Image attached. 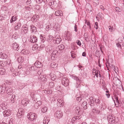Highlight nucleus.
<instances>
[{
    "label": "nucleus",
    "instance_id": "obj_23",
    "mask_svg": "<svg viewBox=\"0 0 124 124\" xmlns=\"http://www.w3.org/2000/svg\"><path fill=\"white\" fill-rule=\"evenodd\" d=\"M57 66V64L54 62H52L50 65V67L52 68H56Z\"/></svg>",
    "mask_w": 124,
    "mask_h": 124
},
{
    "label": "nucleus",
    "instance_id": "obj_61",
    "mask_svg": "<svg viewBox=\"0 0 124 124\" xmlns=\"http://www.w3.org/2000/svg\"><path fill=\"white\" fill-rule=\"evenodd\" d=\"M119 43H121L122 42V40L121 38H119L118 39Z\"/></svg>",
    "mask_w": 124,
    "mask_h": 124
},
{
    "label": "nucleus",
    "instance_id": "obj_2",
    "mask_svg": "<svg viewBox=\"0 0 124 124\" xmlns=\"http://www.w3.org/2000/svg\"><path fill=\"white\" fill-rule=\"evenodd\" d=\"M109 123L110 124H112L115 123V118L112 115H109L107 117Z\"/></svg>",
    "mask_w": 124,
    "mask_h": 124
},
{
    "label": "nucleus",
    "instance_id": "obj_28",
    "mask_svg": "<svg viewBox=\"0 0 124 124\" xmlns=\"http://www.w3.org/2000/svg\"><path fill=\"white\" fill-rule=\"evenodd\" d=\"M64 45L62 44H61L59 45L58 47V49L61 51L63 50L64 49Z\"/></svg>",
    "mask_w": 124,
    "mask_h": 124
},
{
    "label": "nucleus",
    "instance_id": "obj_7",
    "mask_svg": "<svg viewBox=\"0 0 124 124\" xmlns=\"http://www.w3.org/2000/svg\"><path fill=\"white\" fill-rule=\"evenodd\" d=\"M6 88L5 84H3L0 86V93L2 94L5 92Z\"/></svg>",
    "mask_w": 124,
    "mask_h": 124
},
{
    "label": "nucleus",
    "instance_id": "obj_16",
    "mask_svg": "<svg viewBox=\"0 0 124 124\" xmlns=\"http://www.w3.org/2000/svg\"><path fill=\"white\" fill-rule=\"evenodd\" d=\"M7 103L5 101L3 102L2 103L0 104V107L2 108H7Z\"/></svg>",
    "mask_w": 124,
    "mask_h": 124
},
{
    "label": "nucleus",
    "instance_id": "obj_60",
    "mask_svg": "<svg viewBox=\"0 0 124 124\" xmlns=\"http://www.w3.org/2000/svg\"><path fill=\"white\" fill-rule=\"evenodd\" d=\"M116 45L117 46V47H120L121 48V45H120V44H119V43H117L116 44Z\"/></svg>",
    "mask_w": 124,
    "mask_h": 124
},
{
    "label": "nucleus",
    "instance_id": "obj_46",
    "mask_svg": "<svg viewBox=\"0 0 124 124\" xmlns=\"http://www.w3.org/2000/svg\"><path fill=\"white\" fill-rule=\"evenodd\" d=\"M97 74H96V73L95 74V75H96V76L98 77V74H99V77H101V75L99 73H100V71H97Z\"/></svg>",
    "mask_w": 124,
    "mask_h": 124
},
{
    "label": "nucleus",
    "instance_id": "obj_13",
    "mask_svg": "<svg viewBox=\"0 0 124 124\" xmlns=\"http://www.w3.org/2000/svg\"><path fill=\"white\" fill-rule=\"evenodd\" d=\"M21 26V23H17L16 25L14 26V29L16 31L20 29Z\"/></svg>",
    "mask_w": 124,
    "mask_h": 124
},
{
    "label": "nucleus",
    "instance_id": "obj_54",
    "mask_svg": "<svg viewBox=\"0 0 124 124\" xmlns=\"http://www.w3.org/2000/svg\"><path fill=\"white\" fill-rule=\"evenodd\" d=\"M47 109H41V111L43 113H44L46 112Z\"/></svg>",
    "mask_w": 124,
    "mask_h": 124
},
{
    "label": "nucleus",
    "instance_id": "obj_27",
    "mask_svg": "<svg viewBox=\"0 0 124 124\" xmlns=\"http://www.w3.org/2000/svg\"><path fill=\"white\" fill-rule=\"evenodd\" d=\"M87 103L85 101H84L81 105L82 108H87Z\"/></svg>",
    "mask_w": 124,
    "mask_h": 124
},
{
    "label": "nucleus",
    "instance_id": "obj_32",
    "mask_svg": "<svg viewBox=\"0 0 124 124\" xmlns=\"http://www.w3.org/2000/svg\"><path fill=\"white\" fill-rule=\"evenodd\" d=\"M72 78L73 79L76 80L77 82H79L81 80V79L80 78H78L76 76H73Z\"/></svg>",
    "mask_w": 124,
    "mask_h": 124
},
{
    "label": "nucleus",
    "instance_id": "obj_55",
    "mask_svg": "<svg viewBox=\"0 0 124 124\" xmlns=\"http://www.w3.org/2000/svg\"><path fill=\"white\" fill-rule=\"evenodd\" d=\"M47 90V91H45V93H47L48 94L49 93H51L52 92V91L51 90H49V92L48 91V90Z\"/></svg>",
    "mask_w": 124,
    "mask_h": 124
},
{
    "label": "nucleus",
    "instance_id": "obj_6",
    "mask_svg": "<svg viewBox=\"0 0 124 124\" xmlns=\"http://www.w3.org/2000/svg\"><path fill=\"white\" fill-rule=\"evenodd\" d=\"M58 54V51L56 50H54L51 54V59H54V58H56Z\"/></svg>",
    "mask_w": 124,
    "mask_h": 124
},
{
    "label": "nucleus",
    "instance_id": "obj_62",
    "mask_svg": "<svg viewBox=\"0 0 124 124\" xmlns=\"http://www.w3.org/2000/svg\"><path fill=\"white\" fill-rule=\"evenodd\" d=\"M74 28H75V31L77 32V27L76 25L75 24V26H74Z\"/></svg>",
    "mask_w": 124,
    "mask_h": 124
},
{
    "label": "nucleus",
    "instance_id": "obj_34",
    "mask_svg": "<svg viewBox=\"0 0 124 124\" xmlns=\"http://www.w3.org/2000/svg\"><path fill=\"white\" fill-rule=\"evenodd\" d=\"M17 60L19 63H22L23 61V58L22 57L20 56L18 58Z\"/></svg>",
    "mask_w": 124,
    "mask_h": 124
},
{
    "label": "nucleus",
    "instance_id": "obj_24",
    "mask_svg": "<svg viewBox=\"0 0 124 124\" xmlns=\"http://www.w3.org/2000/svg\"><path fill=\"white\" fill-rule=\"evenodd\" d=\"M29 51L25 49H23L21 52V53L23 54H29Z\"/></svg>",
    "mask_w": 124,
    "mask_h": 124
},
{
    "label": "nucleus",
    "instance_id": "obj_56",
    "mask_svg": "<svg viewBox=\"0 0 124 124\" xmlns=\"http://www.w3.org/2000/svg\"><path fill=\"white\" fill-rule=\"evenodd\" d=\"M37 3L40 4L41 3L42 1L40 0H35Z\"/></svg>",
    "mask_w": 124,
    "mask_h": 124
},
{
    "label": "nucleus",
    "instance_id": "obj_59",
    "mask_svg": "<svg viewBox=\"0 0 124 124\" xmlns=\"http://www.w3.org/2000/svg\"><path fill=\"white\" fill-rule=\"evenodd\" d=\"M25 73L26 75H28L30 74V72L28 70H27L26 71Z\"/></svg>",
    "mask_w": 124,
    "mask_h": 124
},
{
    "label": "nucleus",
    "instance_id": "obj_37",
    "mask_svg": "<svg viewBox=\"0 0 124 124\" xmlns=\"http://www.w3.org/2000/svg\"><path fill=\"white\" fill-rule=\"evenodd\" d=\"M92 111L94 113H99L100 112V111L98 109H93Z\"/></svg>",
    "mask_w": 124,
    "mask_h": 124
},
{
    "label": "nucleus",
    "instance_id": "obj_50",
    "mask_svg": "<svg viewBox=\"0 0 124 124\" xmlns=\"http://www.w3.org/2000/svg\"><path fill=\"white\" fill-rule=\"evenodd\" d=\"M42 72V70H39L38 72L37 73L39 75H41V73Z\"/></svg>",
    "mask_w": 124,
    "mask_h": 124
},
{
    "label": "nucleus",
    "instance_id": "obj_22",
    "mask_svg": "<svg viewBox=\"0 0 124 124\" xmlns=\"http://www.w3.org/2000/svg\"><path fill=\"white\" fill-rule=\"evenodd\" d=\"M65 36L66 37L65 38V39L66 40H67L68 41L70 40L71 39V36L69 34H68V33L66 34V35H65L66 34H65Z\"/></svg>",
    "mask_w": 124,
    "mask_h": 124
},
{
    "label": "nucleus",
    "instance_id": "obj_1",
    "mask_svg": "<svg viewBox=\"0 0 124 124\" xmlns=\"http://www.w3.org/2000/svg\"><path fill=\"white\" fill-rule=\"evenodd\" d=\"M37 115L35 113H30L28 114L27 117L31 121H33L36 118Z\"/></svg>",
    "mask_w": 124,
    "mask_h": 124
},
{
    "label": "nucleus",
    "instance_id": "obj_33",
    "mask_svg": "<svg viewBox=\"0 0 124 124\" xmlns=\"http://www.w3.org/2000/svg\"><path fill=\"white\" fill-rule=\"evenodd\" d=\"M37 68L34 65V66H31L29 68V70L32 71H34L36 70Z\"/></svg>",
    "mask_w": 124,
    "mask_h": 124
},
{
    "label": "nucleus",
    "instance_id": "obj_49",
    "mask_svg": "<svg viewBox=\"0 0 124 124\" xmlns=\"http://www.w3.org/2000/svg\"><path fill=\"white\" fill-rule=\"evenodd\" d=\"M77 44L79 46H80L81 45V43L80 42V41L79 40H77Z\"/></svg>",
    "mask_w": 124,
    "mask_h": 124
},
{
    "label": "nucleus",
    "instance_id": "obj_51",
    "mask_svg": "<svg viewBox=\"0 0 124 124\" xmlns=\"http://www.w3.org/2000/svg\"><path fill=\"white\" fill-rule=\"evenodd\" d=\"M72 122L76 121V117L75 116L74 117L71 119Z\"/></svg>",
    "mask_w": 124,
    "mask_h": 124
},
{
    "label": "nucleus",
    "instance_id": "obj_39",
    "mask_svg": "<svg viewBox=\"0 0 124 124\" xmlns=\"http://www.w3.org/2000/svg\"><path fill=\"white\" fill-rule=\"evenodd\" d=\"M76 117V120L77 122L79 121V120L81 118V116H80L79 115H78L77 116H75Z\"/></svg>",
    "mask_w": 124,
    "mask_h": 124
},
{
    "label": "nucleus",
    "instance_id": "obj_3",
    "mask_svg": "<svg viewBox=\"0 0 124 124\" xmlns=\"http://www.w3.org/2000/svg\"><path fill=\"white\" fill-rule=\"evenodd\" d=\"M55 116L58 118L60 119L62 117L63 114L61 110H57L55 112Z\"/></svg>",
    "mask_w": 124,
    "mask_h": 124
},
{
    "label": "nucleus",
    "instance_id": "obj_11",
    "mask_svg": "<svg viewBox=\"0 0 124 124\" xmlns=\"http://www.w3.org/2000/svg\"><path fill=\"white\" fill-rule=\"evenodd\" d=\"M55 15L57 16H60L61 17L63 16L62 12V11L60 10H58L56 11L55 13Z\"/></svg>",
    "mask_w": 124,
    "mask_h": 124
},
{
    "label": "nucleus",
    "instance_id": "obj_29",
    "mask_svg": "<svg viewBox=\"0 0 124 124\" xmlns=\"http://www.w3.org/2000/svg\"><path fill=\"white\" fill-rule=\"evenodd\" d=\"M57 101L58 102H59V104H60V106L61 107L62 106H63V105L64 104V103H63V101H62V99H58L57 100Z\"/></svg>",
    "mask_w": 124,
    "mask_h": 124
},
{
    "label": "nucleus",
    "instance_id": "obj_26",
    "mask_svg": "<svg viewBox=\"0 0 124 124\" xmlns=\"http://www.w3.org/2000/svg\"><path fill=\"white\" fill-rule=\"evenodd\" d=\"M17 19V18L16 16H13L11 18V20H10V22L11 23H12L13 22L15 21Z\"/></svg>",
    "mask_w": 124,
    "mask_h": 124
},
{
    "label": "nucleus",
    "instance_id": "obj_9",
    "mask_svg": "<svg viewBox=\"0 0 124 124\" xmlns=\"http://www.w3.org/2000/svg\"><path fill=\"white\" fill-rule=\"evenodd\" d=\"M13 48L15 50H19V46L16 42L12 44Z\"/></svg>",
    "mask_w": 124,
    "mask_h": 124
},
{
    "label": "nucleus",
    "instance_id": "obj_25",
    "mask_svg": "<svg viewBox=\"0 0 124 124\" xmlns=\"http://www.w3.org/2000/svg\"><path fill=\"white\" fill-rule=\"evenodd\" d=\"M5 70L3 68L0 69V75H3L6 73Z\"/></svg>",
    "mask_w": 124,
    "mask_h": 124
},
{
    "label": "nucleus",
    "instance_id": "obj_17",
    "mask_svg": "<svg viewBox=\"0 0 124 124\" xmlns=\"http://www.w3.org/2000/svg\"><path fill=\"white\" fill-rule=\"evenodd\" d=\"M39 18V16L38 15H35L33 16L31 18V20L34 21L36 22Z\"/></svg>",
    "mask_w": 124,
    "mask_h": 124
},
{
    "label": "nucleus",
    "instance_id": "obj_44",
    "mask_svg": "<svg viewBox=\"0 0 124 124\" xmlns=\"http://www.w3.org/2000/svg\"><path fill=\"white\" fill-rule=\"evenodd\" d=\"M95 102L98 104H99L100 102V100L99 99H97L95 100Z\"/></svg>",
    "mask_w": 124,
    "mask_h": 124
},
{
    "label": "nucleus",
    "instance_id": "obj_8",
    "mask_svg": "<svg viewBox=\"0 0 124 124\" xmlns=\"http://www.w3.org/2000/svg\"><path fill=\"white\" fill-rule=\"evenodd\" d=\"M11 110H10L7 109L5 110L3 112V114L4 116H8L10 115Z\"/></svg>",
    "mask_w": 124,
    "mask_h": 124
},
{
    "label": "nucleus",
    "instance_id": "obj_47",
    "mask_svg": "<svg viewBox=\"0 0 124 124\" xmlns=\"http://www.w3.org/2000/svg\"><path fill=\"white\" fill-rule=\"evenodd\" d=\"M115 9L116 11L117 12H119L120 11V9H119L118 7H116Z\"/></svg>",
    "mask_w": 124,
    "mask_h": 124
},
{
    "label": "nucleus",
    "instance_id": "obj_42",
    "mask_svg": "<svg viewBox=\"0 0 124 124\" xmlns=\"http://www.w3.org/2000/svg\"><path fill=\"white\" fill-rule=\"evenodd\" d=\"M7 9L8 8H7L6 7H5L4 6H3L1 7V9L3 11H5L6 10H7Z\"/></svg>",
    "mask_w": 124,
    "mask_h": 124
},
{
    "label": "nucleus",
    "instance_id": "obj_31",
    "mask_svg": "<svg viewBox=\"0 0 124 124\" xmlns=\"http://www.w3.org/2000/svg\"><path fill=\"white\" fill-rule=\"evenodd\" d=\"M55 38L56 39L55 40V43L57 44H59L62 40L59 37V38L58 37L57 38Z\"/></svg>",
    "mask_w": 124,
    "mask_h": 124
},
{
    "label": "nucleus",
    "instance_id": "obj_41",
    "mask_svg": "<svg viewBox=\"0 0 124 124\" xmlns=\"http://www.w3.org/2000/svg\"><path fill=\"white\" fill-rule=\"evenodd\" d=\"M52 48L50 46H48L47 47V48L46 49V51L47 52H48L50 51L51 50Z\"/></svg>",
    "mask_w": 124,
    "mask_h": 124
},
{
    "label": "nucleus",
    "instance_id": "obj_36",
    "mask_svg": "<svg viewBox=\"0 0 124 124\" xmlns=\"http://www.w3.org/2000/svg\"><path fill=\"white\" fill-rule=\"evenodd\" d=\"M53 38H54L52 35H49V38L47 39V40L48 42H50Z\"/></svg>",
    "mask_w": 124,
    "mask_h": 124
},
{
    "label": "nucleus",
    "instance_id": "obj_21",
    "mask_svg": "<svg viewBox=\"0 0 124 124\" xmlns=\"http://www.w3.org/2000/svg\"><path fill=\"white\" fill-rule=\"evenodd\" d=\"M28 31V28L26 27H24L22 28L21 31L22 32L24 33H26Z\"/></svg>",
    "mask_w": 124,
    "mask_h": 124
},
{
    "label": "nucleus",
    "instance_id": "obj_52",
    "mask_svg": "<svg viewBox=\"0 0 124 124\" xmlns=\"http://www.w3.org/2000/svg\"><path fill=\"white\" fill-rule=\"evenodd\" d=\"M85 23H87V25H88L89 26V27L90 28H91V26L90 25V22H88V21H86L85 22Z\"/></svg>",
    "mask_w": 124,
    "mask_h": 124
},
{
    "label": "nucleus",
    "instance_id": "obj_5",
    "mask_svg": "<svg viewBox=\"0 0 124 124\" xmlns=\"http://www.w3.org/2000/svg\"><path fill=\"white\" fill-rule=\"evenodd\" d=\"M38 78L39 80L42 81H46L47 80L46 76V75H39L38 77Z\"/></svg>",
    "mask_w": 124,
    "mask_h": 124
},
{
    "label": "nucleus",
    "instance_id": "obj_53",
    "mask_svg": "<svg viewBox=\"0 0 124 124\" xmlns=\"http://www.w3.org/2000/svg\"><path fill=\"white\" fill-rule=\"evenodd\" d=\"M23 103V106H26L27 104V103L26 102V101H23L22 102Z\"/></svg>",
    "mask_w": 124,
    "mask_h": 124
},
{
    "label": "nucleus",
    "instance_id": "obj_40",
    "mask_svg": "<svg viewBox=\"0 0 124 124\" xmlns=\"http://www.w3.org/2000/svg\"><path fill=\"white\" fill-rule=\"evenodd\" d=\"M76 97L77 98V100L79 102L80 101L83 99L82 98V97H81V96L80 97H78L77 96H76Z\"/></svg>",
    "mask_w": 124,
    "mask_h": 124
},
{
    "label": "nucleus",
    "instance_id": "obj_45",
    "mask_svg": "<svg viewBox=\"0 0 124 124\" xmlns=\"http://www.w3.org/2000/svg\"><path fill=\"white\" fill-rule=\"evenodd\" d=\"M108 28H109V31L111 32L113 31V27H111L110 26H109Z\"/></svg>",
    "mask_w": 124,
    "mask_h": 124
},
{
    "label": "nucleus",
    "instance_id": "obj_10",
    "mask_svg": "<svg viewBox=\"0 0 124 124\" xmlns=\"http://www.w3.org/2000/svg\"><path fill=\"white\" fill-rule=\"evenodd\" d=\"M34 65L37 68H41L42 66V64L40 62L38 61H37L34 64Z\"/></svg>",
    "mask_w": 124,
    "mask_h": 124
},
{
    "label": "nucleus",
    "instance_id": "obj_58",
    "mask_svg": "<svg viewBox=\"0 0 124 124\" xmlns=\"http://www.w3.org/2000/svg\"><path fill=\"white\" fill-rule=\"evenodd\" d=\"M115 99L116 100V103H117V104H118L119 103L118 102V99L117 98V97H115Z\"/></svg>",
    "mask_w": 124,
    "mask_h": 124
},
{
    "label": "nucleus",
    "instance_id": "obj_38",
    "mask_svg": "<svg viewBox=\"0 0 124 124\" xmlns=\"http://www.w3.org/2000/svg\"><path fill=\"white\" fill-rule=\"evenodd\" d=\"M38 46V44H35L33 46V47L32 48V49L33 50H35L37 48V47Z\"/></svg>",
    "mask_w": 124,
    "mask_h": 124
},
{
    "label": "nucleus",
    "instance_id": "obj_18",
    "mask_svg": "<svg viewBox=\"0 0 124 124\" xmlns=\"http://www.w3.org/2000/svg\"><path fill=\"white\" fill-rule=\"evenodd\" d=\"M12 88L11 87H9L7 89L6 92L8 94L10 95L12 94Z\"/></svg>",
    "mask_w": 124,
    "mask_h": 124
},
{
    "label": "nucleus",
    "instance_id": "obj_12",
    "mask_svg": "<svg viewBox=\"0 0 124 124\" xmlns=\"http://www.w3.org/2000/svg\"><path fill=\"white\" fill-rule=\"evenodd\" d=\"M37 40V38L34 36H31V41L33 43L36 42Z\"/></svg>",
    "mask_w": 124,
    "mask_h": 124
},
{
    "label": "nucleus",
    "instance_id": "obj_4",
    "mask_svg": "<svg viewBox=\"0 0 124 124\" xmlns=\"http://www.w3.org/2000/svg\"><path fill=\"white\" fill-rule=\"evenodd\" d=\"M62 83L63 85L65 86L69 85V80L66 78H63L62 79Z\"/></svg>",
    "mask_w": 124,
    "mask_h": 124
},
{
    "label": "nucleus",
    "instance_id": "obj_43",
    "mask_svg": "<svg viewBox=\"0 0 124 124\" xmlns=\"http://www.w3.org/2000/svg\"><path fill=\"white\" fill-rule=\"evenodd\" d=\"M94 27L96 29L98 28V23L97 22H96L95 23Z\"/></svg>",
    "mask_w": 124,
    "mask_h": 124
},
{
    "label": "nucleus",
    "instance_id": "obj_64",
    "mask_svg": "<svg viewBox=\"0 0 124 124\" xmlns=\"http://www.w3.org/2000/svg\"><path fill=\"white\" fill-rule=\"evenodd\" d=\"M15 95L13 94L12 95V96L11 97V99H14L15 98Z\"/></svg>",
    "mask_w": 124,
    "mask_h": 124
},
{
    "label": "nucleus",
    "instance_id": "obj_57",
    "mask_svg": "<svg viewBox=\"0 0 124 124\" xmlns=\"http://www.w3.org/2000/svg\"><path fill=\"white\" fill-rule=\"evenodd\" d=\"M94 2L97 4H99V1L98 0H94Z\"/></svg>",
    "mask_w": 124,
    "mask_h": 124
},
{
    "label": "nucleus",
    "instance_id": "obj_48",
    "mask_svg": "<svg viewBox=\"0 0 124 124\" xmlns=\"http://www.w3.org/2000/svg\"><path fill=\"white\" fill-rule=\"evenodd\" d=\"M49 85L51 87H52L54 85V84L53 82H51L49 83Z\"/></svg>",
    "mask_w": 124,
    "mask_h": 124
},
{
    "label": "nucleus",
    "instance_id": "obj_19",
    "mask_svg": "<svg viewBox=\"0 0 124 124\" xmlns=\"http://www.w3.org/2000/svg\"><path fill=\"white\" fill-rule=\"evenodd\" d=\"M50 75L51 79L53 81L55 80L56 78V76L55 74L53 73H51Z\"/></svg>",
    "mask_w": 124,
    "mask_h": 124
},
{
    "label": "nucleus",
    "instance_id": "obj_35",
    "mask_svg": "<svg viewBox=\"0 0 124 124\" xmlns=\"http://www.w3.org/2000/svg\"><path fill=\"white\" fill-rule=\"evenodd\" d=\"M49 120L48 118H46L45 117L44 118L43 123H44L47 124L49 121Z\"/></svg>",
    "mask_w": 124,
    "mask_h": 124
},
{
    "label": "nucleus",
    "instance_id": "obj_14",
    "mask_svg": "<svg viewBox=\"0 0 124 124\" xmlns=\"http://www.w3.org/2000/svg\"><path fill=\"white\" fill-rule=\"evenodd\" d=\"M113 81L114 84L117 85L119 83L121 82L116 77L113 78Z\"/></svg>",
    "mask_w": 124,
    "mask_h": 124
},
{
    "label": "nucleus",
    "instance_id": "obj_63",
    "mask_svg": "<svg viewBox=\"0 0 124 124\" xmlns=\"http://www.w3.org/2000/svg\"><path fill=\"white\" fill-rule=\"evenodd\" d=\"M100 8L102 9L103 10H104V8L102 5L100 6Z\"/></svg>",
    "mask_w": 124,
    "mask_h": 124
},
{
    "label": "nucleus",
    "instance_id": "obj_15",
    "mask_svg": "<svg viewBox=\"0 0 124 124\" xmlns=\"http://www.w3.org/2000/svg\"><path fill=\"white\" fill-rule=\"evenodd\" d=\"M7 57V55L5 53L0 52V58L3 59H6Z\"/></svg>",
    "mask_w": 124,
    "mask_h": 124
},
{
    "label": "nucleus",
    "instance_id": "obj_30",
    "mask_svg": "<svg viewBox=\"0 0 124 124\" xmlns=\"http://www.w3.org/2000/svg\"><path fill=\"white\" fill-rule=\"evenodd\" d=\"M45 47V46L42 43L40 46L37 47V49L39 50H40L42 49L43 48Z\"/></svg>",
    "mask_w": 124,
    "mask_h": 124
},
{
    "label": "nucleus",
    "instance_id": "obj_20",
    "mask_svg": "<svg viewBox=\"0 0 124 124\" xmlns=\"http://www.w3.org/2000/svg\"><path fill=\"white\" fill-rule=\"evenodd\" d=\"M31 30L32 32H35L37 31V29L36 27L33 25H31L30 26Z\"/></svg>",
    "mask_w": 124,
    "mask_h": 124
}]
</instances>
